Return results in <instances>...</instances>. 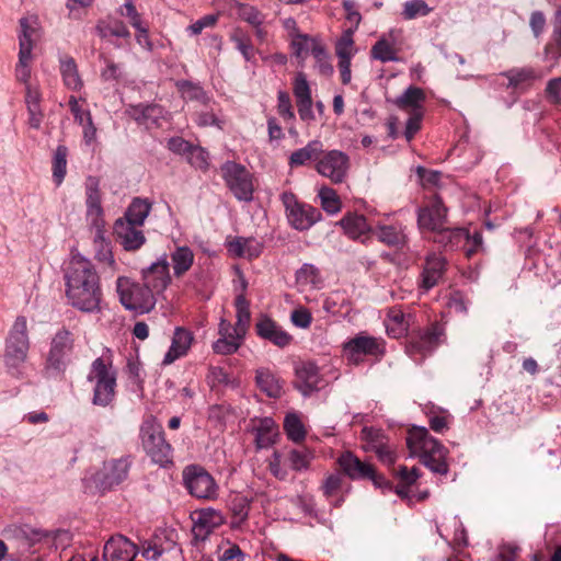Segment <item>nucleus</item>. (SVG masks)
Wrapping results in <instances>:
<instances>
[{"label": "nucleus", "instance_id": "1", "mask_svg": "<svg viewBox=\"0 0 561 561\" xmlns=\"http://www.w3.org/2000/svg\"><path fill=\"white\" fill-rule=\"evenodd\" d=\"M407 445L410 455L419 457L420 461L431 471L438 474L448 473V463L446 462L448 450L431 436L425 427H412L408 432Z\"/></svg>", "mask_w": 561, "mask_h": 561}, {"label": "nucleus", "instance_id": "2", "mask_svg": "<svg viewBox=\"0 0 561 561\" xmlns=\"http://www.w3.org/2000/svg\"><path fill=\"white\" fill-rule=\"evenodd\" d=\"M88 380L94 383L92 402L94 405L107 407L116 394V371L111 363L102 357L92 362Z\"/></svg>", "mask_w": 561, "mask_h": 561}, {"label": "nucleus", "instance_id": "3", "mask_svg": "<svg viewBox=\"0 0 561 561\" xmlns=\"http://www.w3.org/2000/svg\"><path fill=\"white\" fill-rule=\"evenodd\" d=\"M140 436L142 447L153 462L160 466L171 462L172 448L164 439L162 426L152 416L144 421Z\"/></svg>", "mask_w": 561, "mask_h": 561}, {"label": "nucleus", "instance_id": "4", "mask_svg": "<svg viewBox=\"0 0 561 561\" xmlns=\"http://www.w3.org/2000/svg\"><path fill=\"white\" fill-rule=\"evenodd\" d=\"M220 171L227 187L238 201L253 199V176L244 165L228 160L220 167Z\"/></svg>", "mask_w": 561, "mask_h": 561}, {"label": "nucleus", "instance_id": "5", "mask_svg": "<svg viewBox=\"0 0 561 561\" xmlns=\"http://www.w3.org/2000/svg\"><path fill=\"white\" fill-rule=\"evenodd\" d=\"M122 305L136 313H146L153 309L156 298L148 283H117Z\"/></svg>", "mask_w": 561, "mask_h": 561}, {"label": "nucleus", "instance_id": "6", "mask_svg": "<svg viewBox=\"0 0 561 561\" xmlns=\"http://www.w3.org/2000/svg\"><path fill=\"white\" fill-rule=\"evenodd\" d=\"M75 340L72 333L62 328L56 332L50 342L45 369L49 374L60 375L65 371L69 356L73 351Z\"/></svg>", "mask_w": 561, "mask_h": 561}, {"label": "nucleus", "instance_id": "7", "mask_svg": "<svg viewBox=\"0 0 561 561\" xmlns=\"http://www.w3.org/2000/svg\"><path fill=\"white\" fill-rule=\"evenodd\" d=\"M30 348L27 322L25 317H18L9 333L5 344L4 360L10 367H18L25 362Z\"/></svg>", "mask_w": 561, "mask_h": 561}, {"label": "nucleus", "instance_id": "8", "mask_svg": "<svg viewBox=\"0 0 561 561\" xmlns=\"http://www.w3.org/2000/svg\"><path fill=\"white\" fill-rule=\"evenodd\" d=\"M183 481L190 494L197 499L215 500L218 496L215 479L201 466H187L183 470Z\"/></svg>", "mask_w": 561, "mask_h": 561}, {"label": "nucleus", "instance_id": "9", "mask_svg": "<svg viewBox=\"0 0 561 561\" xmlns=\"http://www.w3.org/2000/svg\"><path fill=\"white\" fill-rule=\"evenodd\" d=\"M280 199L286 208L289 224L297 230H308L321 218V213L318 208L299 203L290 192H284L280 195Z\"/></svg>", "mask_w": 561, "mask_h": 561}, {"label": "nucleus", "instance_id": "10", "mask_svg": "<svg viewBox=\"0 0 561 561\" xmlns=\"http://www.w3.org/2000/svg\"><path fill=\"white\" fill-rule=\"evenodd\" d=\"M448 224V208L438 194L427 198L424 206L417 209V226L423 230L435 233Z\"/></svg>", "mask_w": 561, "mask_h": 561}, {"label": "nucleus", "instance_id": "11", "mask_svg": "<svg viewBox=\"0 0 561 561\" xmlns=\"http://www.w3.org/2000/svg\"><path fill=\"white\" fill-rule=\"evenodd\" d=\"M343 352L350 363L358 365L363 362L364 356L382 355L385 348L380 339L359 333L344 343Z\"/></svg>", "mask_w": 561, "mask_h": 561}, {"label": "nucleus", "instance_id": "12", "mask_svg": "<svg viewBox=\"0 0 561 561\" xmlns=\"http://www.w3.org/2000/svg\"><path fill=\"white\" fill-rule=\"evenodd\" d=\"M316 170L334 184L345 181L350 170L348 156L340 150H330L318 159Z\"/></svg>", "mask_w": 561, "mask_h": 561}, {"label": "nucleus", "instance_id": "13", "mask_svg": "<svg viewBox=\"0 0 561 561\" xmlns=\"http://www.w3.org/2000/svg\"><path fill=\"white\" fill-rule=\"evenodd\" d=\"M66 295L70 304L85 312L98 309L101 300L99 283H67Z\"/></svg>", "mask_w": 561, "mask_h": 561}, {"label": "nucleus", "instance_id": "14", "mask_svg": "<svg viewBox=\"0 0 561 561\" xmlns=\"http://www.w3.org/2000/svg\"><path fill=\"white\" fill-rule=\"evenodd\" d=\"M127 115L146 129L161 128L168 119V111L157 103H139L126 108Z\"/></svg>", "mask_w": 561, "mask_h": 561}, {"label": "nucleus", "instance_id": "15", "mask_svg": "<svg viewBox=\"0 0 561 561\" xmlns=\"http://www.w3.org/2000/svg\"><path fill=\"white\" fill-rule=\"evenodd\" d=\"M130 462L126 458L105 461L92 476L93 483L101 490H110L127 478Z\"/></svg>", "mask_w": 561, "mask_h": 561}, {"label": "nucleus", "instance_id": "16", "mask_svg": "<svg viewBox=\"0 0 561 561\" xmlns=\"http://www.w3.org/2000/svg\"><path fill=\"white\" fill-rule=\"evenodd\" d=\"M337 465L345 476L352 480L370 479L378 483V477L374 467L365 461H362L352 451H344L337 458Z\"/></svg>", "mask_w": 561, "mask_h": 561}, {"label": "nucleus", "instance_id": "17", "mask_svg": "<svg viewBox=\"0 0 561 561\" xmlns=\"http://www.w3.org/2000/svg\"><path fill=\"white\" fill-rule=\"evenodd\" d=\"M19 24V54L22 58H25L27 55L32 56V50L41 38V25L36 15L23 16Z\"/></svg>", "mask_w": 561, "mask_h": 561}, {"label": "nucleus", "instance_id": "18", "mask_svg": "<svg viewBox=\"0 0 561 561\" xmlns=\"http://www.w3.org/2000/svg\"><path fill=\"white\" fill-rule=\"evenodd\" d=\"M293 92L300 119L304 122L314 121L311 90L304 72H298L295 77Z\"/></svg>", "mask_w": 561, "mask_h": 561}, {"label": "nucleus", "instance_id": "19", "mask_svg": "<svg viewBox=\"0 0 561 561\" xmlns=\"http://www.w3.org/2000/svg\"><path fill=\"white\" fill-rule=\"evenodd\" d=\"M136 554V545L122 535L110 538L103 549L104 561H133Z\"/></svg>", "mask_w": 561, "mask_h": 561}, {"label": "nucleus", "instance_id": "20", "mask_svg": "<svg viewBox=\"0 0 561 561\" xmlns=\"http://www.w3.org/2000/svg\"><path fill=\"white\" fill-rule=\"evenodd\" d=\"M179 551L175 541L167 536L165 530L156 533L150 539L141 543V554L149 561H157L164 553Z\"/></svg>", "mask_w": 561, "mask_h": 561}, {"label": "nucleus", "instance_id": "21", "mask_svg": "<svg viewBox=\"0 0 561 561\" xmlns=\"http://www.w3.org/2000/svg\"><path fill=\"white\" fill-rule=\"evenodd\" d=\"M433 241L445 251L465 249L470 241V233L465 228L443 227L434 233Z\"/></svg>", "mask_w": 561, "mask_h": 561}, {"label": "nucleus", "instance_id": "22", "mask_svg": "<svg viewBox=\"0 0 561 561\" xmlns=\"http://www.w3.org/2000/svg\"><path fill=\"white\" fill-rule=\"evenodd\" d=\"M138 227L139 226L124 222L122 218L115 221V234L125 250L135 251L145 243L146 238Z\"/></svg>", "mask_w": 561, "mask_h": 561}, {"label": "nucleus", "instance_id": "23", "mask_svg": "<svg viewBox=\"0 0 561 561\" xmlns=\"http://www.w3.org/2000/svg\"><path fill=\"white\" fill-rule=\"evenodd\" d=\"M255 328L260 337L270 341L278 347H286L293 341V336L270 318H262Z\"/></svg>", "mask_w": 561, "mask_h": 561}, {"label": "nucleus", "instance_id": "24", "mask_svg": "<svg viewBox=\"0 0 561 561\" xmlns=\"http://www.w3.org/2000/svg\"><path fill=\"white\" fill-rule=\"evenodd\" d=\"M193 333L184 328H176L173 334L172 343L162 360L163 365H170L178 358L186 355L193 343Z\"/></svg>", "mask_w": 561, "mask_h": 561}, {"label": "nucleus", "instance_id": "25", "mask_svg": "<svg viewBox=\"0 0 561 561\" xmlns=\"http://www.w3.org/2000/svg\"><path fill=\"white\" fill-rule=\"evenodd\" d=\"M225 523L224 515L216 510L206 508L197 513L193 531L196 537L205 539L211 531Z\"/></svg>", "mask_w": 561, "mask_h": 561}, {"label": "nucleus", "instance_id": "26", "mask_svg": "<svg viewBox=\"0 0 561 561\" xmlns=\"http://www.w3.org/2000/svg\"><path fill=\"white\" fill-rule=\"evenodd\" d=\"M444 335V328L438 323H433L416 340L411 341L409 352L411 354L420 353L425 355L435 348L440 337Z\"/></svg>", "mask_w": 561, "mask_h": 561}, {"label": "nucleus", "instance_id": "27", "mask_svg": "<svg viewBox=\"0 0 561 561\" xmlns=\"http://www.w3.org/2000/svg\"><path fill=\"white\" fill-rule=\"evenodd\" d=\"M298 389L305 394L318 390L322 381L319 368L314 363L307 362L296 368Z\"/></svg>", "mask_w": 561, "mask_h": 561}, {"label": "nucleus", "instance_id": "28", "mask_svg": "<svg viewBox=\"0 0 561 561\" xmlns=\"http://www.w3.org/2000/svg\"><path fill=\"white\" fill-rule=\"evenodd\" d=\"M101 192L99 181L95 178H89L87 183V217L91 224H98L103 218V208L101 204Z\"/></svg>", "mask_w": 561, "mask_h": 561}, {"label": "nucleus", "instance_id": "29", "mask_svg": "<svg viewBox=\"0 0 561 561\" xmlns=\"http://www.w3.org/2000/svg\"><path fill=\"white\" fill-rule=\"evenodd\" d=\"M96 276L92 263L81 255H73L70 260L65 280H93Z\"/></svg>", "mask_w": 561, "mask_h": 561}, {"label": "nucleus", "instance_id": "30", "mask_svg": "<svg viewBox=\"0 0 561 561\" xmlns=\"http://www.w3.org/2000/svg\"><path fill=\"white\" fill-rule=\"evenodd\" d=\"M323 152V145L320 140H311L305 147L295 150L288 160L290 168L305 165L309 161H318L320 153Z\"/></svg>", "mask_w": 561, "mask_h": 561}, {"label": "nucleus", "instance_id": "31", "mask_svg": "<svg viewBox=\"0 0 561 561\" xmlns=\"http://www.w3.org/2000/svg\"><path fill=\"white\" fill-rule=\"evenodd\" d=\"M256 386L270 398H279L283 393V381L270 369L260 368L255 375Z\"/></svg>", "mask_w": 561, "mask_h": 561}, {"label": "nucleus", "instance_id": "32", "mask_svg": "<svg viewBox=\"0 0 561 561\" xmlns=\"http://www.w3.org/2000/svg\"><path fill=\"white\" fill-rule=\"evenodd\" d=\"M339 225L344 230L345 234L351 239H359L369 231V225L367 224L364 215L348 213L340 221Z\"/></svg>", "mask_w": 561, "mask_h": 561}, {"label": "nucleus", "instance_id": "33", "mask_svg": "<svg viewBox=\"0 0 561 561\" xmlns=\"http://www.w3.org/2000/svg\"><path fill=\"white\" fill-rule=\"evenodd\" d=\"M151 203L148 199L135 197L124 214V222L142 226L151 211Z\"/></svg>", "mask_w": 561, "mask_h": 561}, {"label": "nucleus", "instance_id": "34", "mask_svg": "<svg viewBox=\"0 0 561 561\" xmlns=\"http://www.w3.org/2000/svg\"><path fill=\"white\" fill-rule=\"evenodd\" d=\"M60 73L65 85L73 91H79L83 87L76 60L66 56L60 59Z\"/></svg>", "mask_w": 561, "mask_h": 561}, {"label": "nucleus", "instance_id": "35", "mask_svg": "<svg viewBox=\"0 0 561 561\" xmlns=\"http://www.w3.org/2000/svg\"><path fill=\"white\" fill-rule=\"evenodd\" d=\"M245 287V283H243L241 293L237 295L234 300L237 322L234 324L233 331L237 332L238 336L245 335L250 321L249 301L243 294Z\"/></svg>", "mask_w": 561, "mask_h": 561}, {"label": "nucleus", "instance_id": "36", "mask_svg": "<svg viewBox=\"0 0 561 561\" xmlns=\"http://www.w3.org/2000/svg\"><path fill=\"white\" fill-rule=\"evenodd\" d=\"M447 267V261L442 254L430 253L425 257L422 280H438L443 277Z\"/></svg>", "mask_w": 561, "mask_h": 561}, {"label": "nucleus", "instance_id": "37", "mask_svg": "<svg viewBox=\"0 0 561 561\" xmlns=\"http://www.w3.org/2000/svg\"><path fill=\"white\" fill-rule=\"evenodd\" d=\"M255 443L259 448H267L275 442L277 435V426L271 417L260 420L255 428Z\"/></svg>", "mask_w": 561, "mask_h": 561}, {"label": "nucleus", "instance_id": "38", "mask_svg": "<svg viewBox=\"0 0 561 561\" xmlns=\"http://www.w3.org/2000/svg\"><path fill=\"white\" fill-rule=\"evenodd\" d=\"M425 100L424 91L414 85H410L401 95L393 100V104L400 110L420 108Z\"/></svg>", "mask_w": 561, "mask_h": 561}, {"label": "nucleus", "instance_id": "39", "mask_svg": "<svg viewBox=\"0 0 561 561\" xmlns=\"http://www.w3.org/2000/svg\"><path fill=\"white\" fill-rule=\"evenodd\" d=\"M173 274L175 277H181L188 271L194 261L193 251L188 247H179L171 254Z\"/></svg>", "mask_w": 561, "mask_h": 561}, {"label": "nucleus", "instance_id": "40", "mask_svg": "<svg viewBox=\"0 0 561 561\" xmlns=\"http://www.w3.org/2000/svg\"><path fill=\"white\" fill-rule=\"evenodd\" d=\"M178 90L190 101H198L207 105L210 101L205 90L198 84L188 80H180L176 82Z\"/></svg>", "mask_w": 561, "mask_h": 561}, {"label": "nucleus", "instance_id": "41", "mask_svg": "<svg viewBox=\"0 0 561 561\" xmlns=\"http://www.w3.org/2000/svg\"><path fill=\"white\" fill-rule=\"evenodd\" d=\"M67 156L68 148L64 145H59L53 157V181L57 186H59L66 176L67 173Z\"/></svg>", "mask_w": 561, "mask_h": 561}, {"label": "nucleus", "instance_id": "42", "mask_svg": "<svg viewBox=\"0 0 561 561\" xmlns=\"http://www.w3.org/2000/svg\"><path fill=\"white\" fill-rule=\"evenodd\" d=\"M95 30L98 35L102 38H106L108 36L127 38L130 36L127 26L122 21L117 20L113 22L100 21L96 24Z\"/></svg>", "mask_w": 561, "mask_h": 561}, {"label": "nucleus", "instance_id": "43", "mask_svg": "<svg viewBox=\"0 0 561 561\" xmlns=\"http://www.w3.org/2000/svg\"><path fill=\"white\" fill-rule=\"evenodd\" d=\"M290 35L293 37L290 43L293 54L296 58L301 59V61H304L308 57L309 51H311L312 43H319L307 34L296 33Z\"/></svg>", "mask_w": 561, "mask_h": 561}, {"label": "nucleus", "instance_id": "44", "mask_svg": "<svg viewBox=\"0 0 561 561\" xmlns=\"http://www.w3.org/2000/svg\"><path fill=\"white\" fill-rule=\"evenodd\" d=\"M371 58L379 60L381 62H388V61H397L398 56L396 49L390 45V43L381 38L377 41L371 49H370Z\"/></svg>", "mask_w": 561, "mask_h": 561}, {"label": "nucleus", "instance_id": "45", "mask_svg": "<svg viewBox=\"0 0 561 561\" xmlns=\"http://www.w3.org/2000/svg\"><path fill=\"white\" fill-rule=\"evenodd\" d=\"M321 207L330 215H334L341 210V199L336 192L328 186H323L319 191Z\"/></svg>", "mask_w": 561, "mask_h": 561}, {"label": "nucleus", "instance_id": "46", "mask_svg": "<svg viewBox=\"0 0 561 561\" xmlns=\"http://www.w3.org/2000/svg\"><path fill=\"white\" fill-rule=\"evenodd\" d=\"M237 13L241 20L252 26H260L264 23L265 15L255 7L248 3H237Z\"/></svg>", "mask_w": 561, "mask_h": 561}, {"label": "nucleus", "instance_id": "47", "mask_svg": "<svg viewBox=\"0 0 561 561\" xmlns=\"http://www.w3.org/2000/svg\"><path fill=\"white\" fill-rule=\"evenodd\" d=\"M362 439L366 443L364 446L366 451H375L389 440L381 430L374 427H364L362 431Z\"/></svg>", "mask_w": 561, "mask_h": 561}, {"label": "nucleus", "instance_id": "48", "mask_svg": "<svg viewBox=\"0 0 561 561\" xmlns=\"http://www.w3.org/2000/svg\"><path fill=\"white\" fill-rule=\"evenodd\" d=\"M432 10L424 0H409L404 2L401 15L404 20H413L419 16H426Z\"/></svg>", "mask_w": 561, "mask_h": 561}, {"label": "nucleus", "instance_id": "49", "mask_svg": "<svg viewBox=\"0 0 561 561\" xmlns=\"http://www.w3.org/2000/svg\"><path fill=\"white\" fill-rule=\"evenodd\" d=\"M502 75L508 80L507 87L514 89L535 79V71L531 68L511 69Z\"/></svg>", "mask_w": 561, "mask_h": 561}, {"label": "nucleus", "instance_id": "50", "mask_svg": "<svg viewBox=\"0 0 561 561\" xmlns=\"http://www.w3.org/2000/svg\"><path fill=\"white\" fill-rule=\"evenodd\" d=\"M284 430L289 439L300 442L306 436V431L300 419L296 414H288L284 421Z\"/></svg>", "mask_w": 561, "mask_h": 561}, {"label": "nucleus", "instance_id": "51", "mask_svg": "<svg viewBox=\"0 0 561 561\" xmlns=\"http://www.w3.org/2000/svg\"><path fill=\"white\" fill-rule=\"evenodd\" d=\"M312 458V453L307 448L293 449L288 454L290 467L296 471L307 469Z\"/></svg>", "mask_w": 561, "mask_h": 561}, {"label": "nucleus", "instance_id": "52", "mask_svg": "<svg viewBox=\"0 0 561 561\" xmlns=\"http://www.w3.org/2000/svg\"><path fill=\"white\" fill-rule=\"evenodd\" d=\"M378 238L387 245L397 247L404 243V234L396 226H382L379 229Z\"/></svg>", "mask_w": 561, "mask_h": 561}, {"label": "nucleus", "instance_id": "53", "mask_svg": "<svg viewBox=\"0 0 561 561\" xmlns=\"http://www.w3.org/2000/svg\"><path fill=\"white\" fill-rule=\"evenodd\" d=\"M311 54L317 61V66L319 68V72L323 76H329L333 72V67L329 61L328 54L325 48L320 43H312Z\"/></svg>", "mask_w": 561, "mask_h": 561}, {"label": "nucleus", "instance_id": "54", "mask_svg": "<svg viewBox=\"0 0 561 561\" xmlns=\"http://www.w3.org/2000/svg\"><path fill=\"white\" fill-rule=\"evenodd\" d=\"M354 41H353V31L347 30L343 33L341 38L337 41L335 46V53L339 57V60L352 59L354 54Z\"/></svg>", "mask_w": 561, "mask_h": 561}, {"label": "nucleus", "instance_id": "55", "mask_svg": "<svg viewBox=\"0 0 561 561\" xmlns=\"http://www.w3.org/2000/svg\"><path fill=\"white\" fill-rule=\"evenodd\" d=\"M187 162L194 167L195 169L207 171L209 167V154L208 152L201 146L192 147V150L188 152Z\"/></svg>", "mask_w": 561, "mask_h": 561}, {"label": "nucleus", "instance_id": "56", "mask_svg": "<svg viewBox=\"0 0 561 561\" xmlns=\"http://www.w3.org/2000/svg\"><path fill=\"white\" fill-rule=\"evenodd\" d=\"M407 328L403 313L400 310H391L387 324L389 334H392L394 339H399L407 331Z\"/></svg>", "mask_w": 561, "mask_h": 561}, {"label": "nucleus", "instance_id": "57", "mask_svg": "<svg viewBox=\"0 0 561 561\" xmlns=\"http://www.w3.org/2000/svg\"><path fill=\"white\" fill-rule=\"evenodd\" d=\"M277 113L286 122L295 119L290 96L283 90L277 92Z\"/></svg>", "mask_w": 561, "mask_h": 561}, {"label": "nucleus", "instance_id": "58", "mask_svg": "<svg viewBox=\"0 0 561 561\" xmlns=\"http://www.w3.org/2000/svg\"><path fill=\"white\" fill-rule=\"evenodd\" d=\"M231 41L236 44L237 49L242 54L247 61L252 60L254 57V47L247 35L236 32L231 35Z\"/></svg>", "mask_w": 561, "mask_h": 561}, {"label": "nucleus", "instance_id": "59", "mask_svg": "<svg viewBox=\"0 0 561 561\" xmlns=\"http://www.w3.org/2000/svg\"><path fill=\"white\" fill-rule=\"evenodd\" d=\"M343 483L344 479L341 473H331L324 479L321 490L325 497H331L337 494V492L343 488Z\"/></svg>", "mask_w": 561, "mask_h": 561}, {"label": "nucleus", "instance_id": "60", "mask_svg": "<svg viewBox=\"0 0 561 561\" xmlns=\"http://www.w3.org/2000/svg\"><path fill=\"white\" fill-rule=\"evenodd\" d=\"M240 344L241 340L220 336V339L214 343L213 348L217 354L228 355L237 352Z\"/></svg>", "mask_w": 561, "mask_h": 561}, {"label": "nucleus", "instance_id": "61", "mask_svg": "<svg viewBox=\"0 0 561 561\" xmlns=\"http://www.w3.org/2000/svg\"><path fill=\"white\" fill-rule=\"evenodd\" d=\"M193 145L180 136L171 137L167 142V148L175 154L187 157Z\"/></svg>", "mask_w": 561, "mask_h": 561}, {"label": "nucleus", "instance_id": "62", "mask_svg": "<svg viewBox=\"0 0 561 561\" xmlns=\"http://www.w3.org/2000/svg\"><path fill=\"white\" fill-rule=\"evenodd\" d=\"M105 68L101 71L103 81H119L123 77L121 66L108 58H104Z\"/></svg>", "mask_w": 561, "mask_h": 561}, {"label": "nucleus", "instance_id": "63", "mask_svg": "<svg viewBox=\"0 0 561 561\" xmlns=\"http://www.w3.org/2000/svg\"><path fill=\"white\" fill-rule=\"evenodd\" d=\"M546 94L551 103L561 105V77L548 81Z\"/></svg>", "mask_w": 561, "mask_h": 561}, {"label": "nucleus", "instance_id": "64", "mask_svg": "<svg viewBox=\"0 0 561 561\" xmlns=\"http://www.w3.org/2000/svg\"><path fill=\"white\" fill-rule=\"evenodd\" d=\"M552 39L558 49L554 58L561 57V8L554 12Z\"/></svg>", "mask_w": 561, "mask_h": 561}]
</instances>
